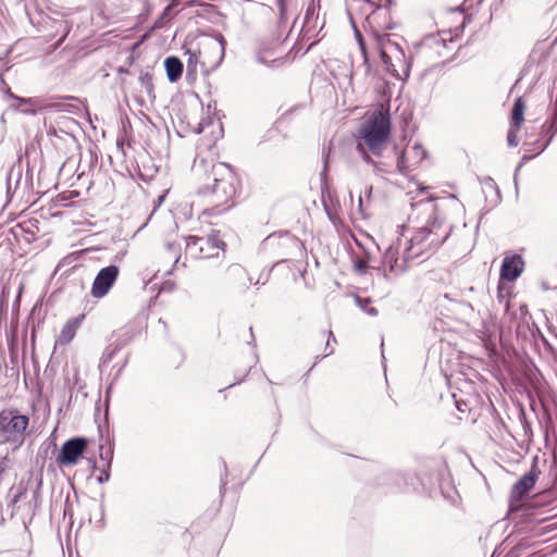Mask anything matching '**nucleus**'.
Listing matches in <instances>:
<instances>
[{"instance_id":"obj_23","label":"nucleus","mask_w":557,"mask_h":557,"mask_svg":"<svg viewBox=\"0 0 557 557\" xmlns=\"http://www.w3.org/2000/svg\"><path fill=\"white\" fill-rule=\"evenodd\" d=\"M112 457L113 451L110 447L108 449H104L103 446H100V459L106 463V467L110 468Z\"/></svg>"},{"instance_id":"obj_26","label":"nucleus","mask_w":557,"mask_h":557,"mask_svg":"<svg viewBox=\"0 0 557 557\" xmlns=\"http://www.w3.org/2000/svg\"><path fill=\"white\" fill-rule=\"evenodd\" d=\"M10 460L7 456L0 457V476L8 470Z\"/></svg>"},{"instance_id":"obj_7","label":"nucleus","mask_w":557,"mask_h":557,"mask_svg":"<svg viewBox=\"0 0 557 557\" xmlns=\"http://www.w3.org/2000/svg\"><path fill=\"white\" fill-rule=\"evenodd\" d=\"M226 40L222 34H216L205 39L198 52L200 55V64L206 72L216 70L222 63L225 55Z\"/></svg>"},{"instance_id":"obj_18","label":"nucleus","mask_w":557,"mask_h":557,"mask_svg":"<svg viewBox=\"0 0 557 557\" xmlns=\"http://www.w3.org/2000/svg\"><path fill=\"white\" fill-rule=\"evenodd\" d=\"M318 11L313 3L309 4L304 20V27L307 32L314 30L318 26Z\"/></svg>"},{"instance_id":"obj_28","label":"nucleus","mask_w":557,"mask_h":557,"mask_svg":"<svg viewBox=\"0 0 557 557\" xmlns=\"http://www.w3.org/2000/svg\"><path fill=\"white\" fill-rule=\"evenodd\" d=\"M24 491H20L16 495H14L13 497V503H17L20 500V498L22 497Z\"/></svg>"},{"instance_id":"obj_11","label":"nucleus","mask_w":557,"mask_h":557,"mask_svg":"<svg viewBox=\"0 0 557 557\" xmlns=\"http://www.w3.org/2000/svg\"><path fill=\"white\" fill-rule=\"evenodd\" d=\"M87 448V440L83 437H74L66 441L57 457L59 466L69 467L78 462Z\"/></svg>"},{"instance_id":"obj_17","label":"nucleus","mask_w":557,"mask_h":557,"mask_svg":"<svg viewBox=\"0 0 557 557\" xmlns=\"http://www.w3.org/2000/svg\"><path fill=\"white\" fill-rule=\"evenodd\" d=\"M524 109H525V104H524L522 98H518L515 101L512 110H511L510 126L521 127L523 120H524V117H523Z\"/></svg>"},{"instance_id":"obj_16","label":"nucleus","mask_w":557,"mask_h":557,"mask_svg":"<svg viewBox=\"0 0 557 557\" xmlns=\"http://www.w3.org/2000/svg\"><path fill=\"white\" fill-rule=\"evenodd\" d=\"M77 327H78L77 319L67 321L59 335V338H58L59 344H61V345L69 344L74 338Z\"/></svg>"},{"instance_id":"obj_29","label":"nucleus","mask_w":557,"mask_h":557,"mask_svg":"<svg viewBox=\"0 0 557 557\" xmlns=\"http://www.w3.org/2000/svg\"><path fill=\"white\" fill-rule=\"evenodd\" d=\"M550 494H552V492H546L545 494L542 495V497L549 496Z\"/></svg>"},{"instance_id":"obj_27","label":"nucleus","mask_w":557,"mask_h":557,"mask_svg":"<svg viewBox=\"0 0 557 557\" xmlns=\"http://www.w3.org/2000/svg\"><path fill=\"white\" fill-rule=\"evenodd\" d=\"M109 469H110V468H108V467H106V469H103V471H102V475H100V476L98 478V482H99V483H103V482L109 481V479H110V472H109Z\"/></svg>"},{"instance_id":"obj_14","label":"nucleus","mask_w":557,"mask_h":557,"mask_svg":"<svg viewBox=\"0 0 557 557\" xmlns=\"http://www.w3.org/2000/svg\"><path fill=\"white\" fill-rule=\"evenodd\" d=\"M524 262L519 255L506 257L500 268V277L507 281H515L523 271Z\"/></svg>"},{"instance_id":"obj_8","label":"nucleus","mask_w":557,"mask_h":557,"mask_svg":"<svg viewBox=\"0 0 557 557\" xmlns=\"http://www.w3.org/2000/svg\"><path fill=\"white\" fill-rule=\"evenodd\" d=\"M186 253L195 259L219 258L224 251L225 244L216 236L200 237L189 235L185 238Z\"/></svg>"},{"instance_id":"obj_4","label":"nucleus","mask_w":557,"mask_h":557,"mask_svg":"<svg viewBox=\"0 0 557 557\" xmlns=\"http://www.w3.org/2000/svg\"><path fill=\"white\" fill-rule=\"evenodd\" d=\"M362 4L364 10L370 11L364 21V29L368 34L369 42H366L358 29H355V33L364 62H367V46L374 44L375 37H391L385 30L392 28V22L391 12L386 7H374V3L369 0H362Z\"/></svg>"},{"instance_id":"obj_6","label":"nucleus","mask_w":557,"mask_h":557,"mask_svg":"<svg viewBox=\"0 0 557 557\" xmlns=\"http://www.w3.org/2000/svg\"><path fill=\"white\" fill-rule=\"evenodd\" d=\"M29 419L17 410H2L0 412V442H8L21 446L25 440V431Z\"/></svg>"},{"instance_id":"obj_25","label":"nucleus","mask_w":557,"mask_h":557,"mask_svg":"<svg viewBox=\"0 0 557 557\" xmlns=\"http://www.w3.org/2000/svg\"><path fill=\"white\" fill-rule=\"evenodd\" d=\"M166 249H168L169 251H172V252H173V256H174V258H175V264H176V263L178 262V260H180V257H181V256H180V249H181V248H180V246H177V245H175V244H173V243H168V244H166Z\"/></svg>"},{"instance_id":"obj_24","label":"nucleus","mask_w":557,"mask_h":557,"mask_svg":"<svg viewBox=\"0 0 557 557\" xmlns=\"http://www.w3.org/2000/svg\"><path fill=\"white\" fill-rule=\"evenodd\" d=\"M176 1H177V0H173V2H172L171 4H169V5L164 9V11H163V13H162V15H161L160 20L156 23V25H157L158 27H161V26H162V22H161L162 20H164V18H170V17H171V15H172V9H173V8H174V5L176 4Z\"/></svg>"},{"instance_id":"obj_20","label":"nucleus","mask_w":557,"mask_h":557,"mask_svg":"<svg viewBox=\"0 0 557 557\" xmlns=\"http://www.w3.org/2000/svg\"><path fill=\"white\" fill-rule=\"evenodd\" d=\"M228 280L243 278L246 275L245 269L239 264H232L227 268Z\"/></svg>"},{"instance_id":"obj_5","label":"nucleus","mask_w":557,"mask_h":557,"mask_svg":"<svg viewBox=\"0 0 557 557\" xmlns=\"http://www.w3.org/2000/svg\"><path fill=\"white\" fill-rule=\"evenodd\" d=\"M370 48L377 52L385 70L398 79H407L410 72V62L403 48L391 37H375Z\"/></svg>"},{"instance_id":"obj_21","label":"nucleus","mask_w":557,"mask_h":557,"mask_svg":"<svg viewBox=\"0 0 557 557\" xmlns=\"http://www.w3.org/2000/svg\"><path fill=\"white\" fill-rule=\"evenodd\" d=\"M188 53V60H187V71H195L196 69V64L197 63H200V55H199V52L198 50L196 51H193V50H188L187 51Z\"/></svg>"},{"instance_id":"obj_1","label":"nucleus","mask_w":557,"mask_h":557,"mask_svg":"<svg viewBox=\"0 0 557 557\" xmlns=\"http://www.w3.org/2000/svg\"><path fill=\"white\" fill-rule=\"evenodd\" d=\"M417 207L430 215L425 226L419 227L407 242L401 257L398 256V248L391 245L383 256L384 265L393 273H401L406 270L407 263L423 253L440 247L450 235L451 226L445 223L436 207L431 201H420Z\"/></svg>"},{"instance_id":"obj_13","label":"nucleus","mask_w":557,"mask_h":557,"mask_svg":"<svg viewBox=\"0 0 557 557\" xmlns=\"http://www.w3.org/2000/svg\"><path fill=\"white\" fill-rule=\"evenodd\" d=\"M541 471L537 467V457L533 459L531 469L529 472L523 474L519 481H517L511 488V498L513 500H521L529 491L534 486L537 481Z\"/></svg>"},{"instance_id":"obj_10","label":"nucleus","mask_w":557,"mask_h":557,"mask_svg":"<svg viewBox=\"0 0 557 557\" xmlns=\"http://www.w3.org/2000/svg\"><path fill=\"white\" fill-rule=\"evenodd\" d=\"M120 274V269L115 264H110L106 268H102L96 275L91 289L90 295L94 298H103L107 296L110 292V289L115 284L117 277Z\"/></svg>"},{"instance_id":"obj_3","label":"nucleus","mask_w":557,"mask_h":557,"mask_svg":"<svg viewBox=\"0 0 557 557\" xmlns=\"http://www.w3.org/2000/svg\"><path fill=\"white\" fill-rule=\"evenodd\" d=\"M193 170L207 174L208 183L200 188L203 195L210 194L215 207L230 208L236 194L237 178L232 169L223 162L210 164L200 150L195 158Z\"/></svg>"},{"instance_id":"obj_15","label":"nucleus","mask_w":557,"mask_h":557,"mask_svg":"<svg viewBox=\"0 0 557 557\" xmlns=\"http://www.w3.org/2000/svg\"><path fill=\"white\" fill-rule=\"evenodd\" d=\"M166 75L170 82H176L183 73V63L176 57H169L164 61Z\"/></svg>"},{"instance_id":"obj_9","label":"nucleus","mask_w":557,"mask_h":557,"mask_svg":"<svg viewBox=\"0 0 557 557\" xmlns=\"http://www.w3.org/2000/svg\"><path fill=\"white\" fill-rule=\"evenodd\" d=\"M5 96L13 101V103L10 104V108L23 114L35 115L39 110H55L59 108V103L45 102L39 97L22 98L13 94L10 89L5 91Z\"/></svg>"},{"instance_id":"obj_12","label":"nucleus","mask_w":557,"mask_h":557,"mask_svg":"<svg viewBox=\"0 0 557 557\" xmlns=\"http://www.w3.org/2000/svg\"><path fill=\"white\" fill-rule=\"evenodd\" d=\"M395 154L396 171L400 174H407L425 158L426 152L421 145L414 144L400 152L395 148Z\"/></svg>"},{"instance_id":"obj_2","label":"nucleus","mask_w":557,"mask_h":557,"mask_svg":"<svg viewBox=\"0 0 557 557\" xmlns=\"http://www.w3.org/2000/svg\"><path fill=\"white\" fill-rule=\"evenodd\" d=\"M391 136V116L388 109L381 106L362 123L356 135V150L364 163L373 166L376 175L389 174L394 171L383 162H375L373 157H382Z\"/></svg>"},{"instance_id":"obj_19","label":"nucleus","mask_w":557,"mask_h":557,"mask_svg":"<svg viewBox=\"0 0 557 557\" xmlns=\"http://www.w3.org/2000/svg\"><path fill=\"white\" fill-rule=\"evenodd\" d=\"M355 302L361 310H363L369 315H371V317L377 315V310L371 306L370 298H361L359 296H356Z\"/></svg>"},{"instance_id":"obj_22","label":"nucleus","mask_w":557,"mask_h":557,"mask_svg":"<svg viewBox=\"0 0 557 557\" xmlns=\"http://www.w3.org/2000/svg\"><path fill=\"white\" fill-rule=\"evenodd\" d=\"M519 131H520V127L510 126L508 134H507V141L510 147L518 146V144H519L518 132Z\"/></svg>"}]
</instances>
